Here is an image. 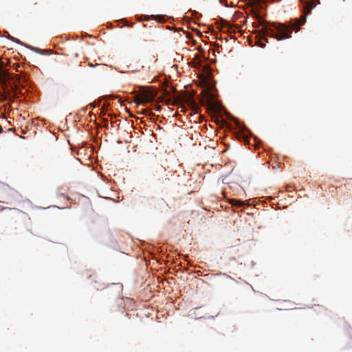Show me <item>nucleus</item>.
Returning a JSON list of instances; mask_svg holds the SVG:
<instances>
[{"label":"nucleus","mask_w":352,"mask_h":352,"mask_svg":"<svg viewBox=\"0 0 352 352\" xmlns=\"http://www.w3.org/2000/svg\"><path fill=\"white\" fill-rule=\"evenodd\" d=\"M314 6L311 3L304 7V14L295 21L291 22L289 25L283 23H269L262 20L258 14H256L258 22L263 25L262 31L265 36H270L277 40H284L291 37L292 30L298 32L301 25L306 22V16L309 14Z\"/></svg>","instance_id":"nucleus-1"},{"label":"nucleus","mask_w":352,"mask_h":352,"mask_svg":"<svg viewBox=\"0 0 352 352\" xmlns=\"http://www.w3.org/2000/svg\"><path fill=\"white\" fill-rule=\"evenodd\" d=\"M21 78V75L10 74L8 70H0V82L5 90V93L8 95H10V91L8 90V87L10 85L14 96H16L19 89Z\"/></svg>","instance_id":"nucleus-2"},{"label":"nucleus","mask_w":352,"mask_h":352,"mask_svg":"<svg viewBox=\"0 0 352 352\" xmlns=\"http://www.w3.org/2000/svg\"><path fill=\"white\" fill-rule=\"evenodd\" d=\"M167 105H177L182 104L181 107H184L183 104H187L190 108L197 112L199 107L193 98V96L187 93L178 94L177 96L169 98L165 101Z\"/></svg>","instance_id":"nucleus-3"},{"label":"nucleus","mask_w":352,"mask_h":352,"mask_svg":"<svg viewBox=\"0 0 352 352\" xmlns=\"http://www.w3.org/2000/svg\"><path fill=\"white\" fill-rule=\"evenodd\" d=\"M156 93L154 91H145L135 97V102L138 104L148 103L155 100Z\"/></svg>","instance_id":"nucleus-4"},{"label":"nucleus","mask_w":352,"mask_h":352,"mask_svg":"<svg viewBox=\"0 0 352 352\" xmlns=\"http://www.w3.org/2000/svg\"><path fill=\"white\" fill-rule=\"evenodd\" d=\"M213 95L208 90L203 91V96L201 99V103L210 107H213Z\"/></svg>","instance_id":"nucleus-5"},{"label":"nucleus","mask_w":352,"mask_h":352,"mask_svg":"<svg viewBox=\"0 0 352 352\" xmlns=\"http://www.w3.org/2000/svg\"><path fill=\"white\" fill-rule=\"evenodd\" d=\"M221 23H222V26L224 28H228V29H231L232 28V25L226 20L224 19H221Z\"/></svg>","instance_id":"nucleus-6"},{"label":"nucleus","mask_w":352,"mask_h":352,"mask_svg":"<svg viewBox=\"0 0 352 352\" xmlns=\"http://www.w3.org/2000/svg\"><path fill=\"white\" fill-rule=\"evenodd\" d=\"M231 203L232 204H234V205L238 206H242L244 205V203L243 201H240V200H235V199H234V200H232L231 201Z\"/></svg>","instance_id":"nucleus-7"},{"label":"nucleus","mask_w":352,"mask_h":352,"mask_svg":"<svg viewBox=\"0 0 352 352\" xmlns=\"http://www.w3.org/2000/svg\"><path fill=\"white\" fill-rule=\"evenodd\" d=\"M6 63H4L3 61L0 60V70H6L5 67L6 66Z\"/></svg>","instance_id":"nucleus-8"},{"label":"nucleus","mask_w":352,"mask_h":352,"mask_svg":"<svg viewBox=\"0 0 352 352\" xmlns=\"http://www.w3.org/2000/svg\"><path fill=\"white\" fill-rule=\"evenodd\" d=\"M31 49L32 50H34V52H37V53H40V54H42L43 53V50H41V49H38L36 47H31Z\"/></svg>","instance_id":"nucleus-9"},{"label":"nucleus","mask_w":352,"mask_h":352,"mask_svg":"<svg viewBox=\"0 0 352 352\" xmlns=\"http://www.w3.org/2000/svg\"><path fill=\"white\" fill-rule=\"evenodd\" d=\"M20 67V65L19 63H15L13 65V69H15L16 72H19V68Z\"/></svg>","instance_id":"nucleus-10"},{"label":"nucleus","mask_w":352,"mask_h":352,"mask_svg":"<svg viewBox=\"0 0 352 352\" xmlns=\"http://www.w3.org/2000/svg\"><path fill=\"white\" fill-rule=\"evenodd\" d=\"M153 109L156 110L157 111H161V106H160V105H155V107Z\"/></svg>","instance_id":"nucleus-11"},{"label":"nucleus","mask_w":352,"mask_h":352,"mask_svg":"<svg viewBox=\"0 0 352 352\" xmlns=\"http://www.w3.org/2000/svg\"><path fill=\"white\" fill-rule=\"evenodd\" d=\"M148 110L147 109H142V111L140 113L141 114H147Z\"/></svg>","instance_id":"nucleus-12"},{"label":"nucleus","mask_w":352,"mask_h":352,"mask_svg":"<svg viewBox=\"0 0 352 352\" xmlns=\"http://www.w3.org/2000/svg\"><path fill=\"white\" fill-rule=\"evenodd\" d=\"M0 186L4 188H10V187L8 185L3 183H0Z\"/></svg>","instance_id":"nucleus-13"},{"label":"nucleus","mask_w":352,"mask_h":352,"mask_svg":"<svg viewBox=\"0 0 352 352\" xmlns=\"http://www.w3.org/2000/svg\"><path fill=\"white\" fill-rule=\"evenodd\" d=\"M158 102H164V97L163 96H160L157 99Z\"/></svg>","instance_id":"nucleus-14"},{"label":"nucleus","mask_w":352,"mask_h":352,"mask_svg":"<svg viewBox=\"0 0 352 352\" xmlns=\"http://www.w3.org/2000/svg\"><path fill=\"white\" fill-rule=\"evenodd\" d=\"M3 133V128L2 126L0 125V133Z\"/></svg>","instance_id":"nucleus-15"},{"label":"nucleus","mask_w":352,"mask_h":352,"mask_svg":"<svg viewBox=\"0 0 352 352\" xmlns=\"http://www.w3.org/2000/svg\"><path fill=\"white\" fill-rule=\"evenodd\" d=\"M259 45H260L261 47H264L265 45V44H263V43H259Z\"/></svg>","instance_id":"nucleus-16"},{"label":"nucleus","mask_w":352,"mask_h":352,"mask_svg":"<svg viewBox=\"0 0 352 352\" xmlns=\"http://www.w3.org/2000/svg\"><path fill=\"white\" fill-rule=\"evenodd\" d=\"M34 6H38V2H35V3H34Z\"/></svg>","instance_id":"nucleus-17"},{"label":"nucleus","mask_w":352,"mask_h":352,"mask_svg":"<svg viewBox=\"0 0 352 352\" xmlns=\"http://www.w3.org/2000/svg\"><path fill=\"white\" fill-rule=\"evenodd\" d=\"M149 116H153V113H148Z\"/></svg>","instance_id":"nucleus-18"},{"label":"nucleus","mask_w":352,"mask_h":352,"mask_svg":"<svg viewBox=\"0 0 352 352\" xmlns=\"http://www.w3.org/2000/svg\"><path fill=\"white\" fill-rule=\"evenodd\" d=\"M89 65L91 66V67H94V65L92 63H89Z\"/></svg>","instance_id":"nucleus-19"},{"label":"nucleus","mask_w":352,"mask_h":352,"mask_svg":"<svg viewBox=\"0 0 352 352\" xmlns=\"http://www.w3.org/2000/svg\"><path fill=\"white\" fill-rule=\"evenodd\" d=\"M278 1H280L281 0H278Z\"/></svg>","instance_id":"nucleus-20"}]
</instances>
